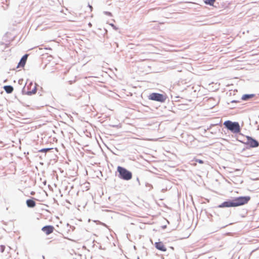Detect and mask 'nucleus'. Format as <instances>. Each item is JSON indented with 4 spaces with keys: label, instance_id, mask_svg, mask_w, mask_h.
Segmentation results:
<instances>
[{
    "label": "nucleus",
    "instance_id": "obj_1",
    "mask_svg": "<svg viewBox=\"0 0 259 259\" xmlns=\"http://www.w3.org/2000/svg\"><path fill=\"white\" fill-rule=\"evenodd\" d=\"M225 127L233 134H239L241 132V127L238 122H232L227 120L224 122Z\"/></svg>",
    "mask_w": 259,
    "mask_h": 259
},
{
    "label": "nucleus",
    "instance_id": "obj_2",
    "mask_svg": "<svg viewBox=\"0 0 259 259\" xmlns=\"http://www.w3.org/2000/svg\"><path fill=\"white\" fill-rule=\"evenodd\" d=\"M117 171L119 172V177L124 180H130L132 178V174L126 168L118 166L117 168Z\"/></svg>",
    "mask_w": 259,
    "mask_h": 259
},
{
    "label": "nucleus",
    "instance_id": "obj_3",
    "mask_svg": "<svg viewBox=\"0 0 259 259\" xmlns=\"http://www.w3.org/2000/svg\"><path fill=\"white\" fill-rule=\"evenodd\" d=\"M250 199V198L249 196H241L236 198L233 200L234 206L237 207L246 204Z\"/></svg>",
    "mask_w": 259,
    "mask_h": 259
},
{
    "label": "nucleus",
    "instance_id": "obj_4",
    "mask_svg": "<svg viewBox=\"0 0 259 259\" xmlns=\"http://www.w3.org/2000/svg\"><path fill=\"white\" fill-rule=\"evenodd\" d=\"M148 99L152 101L164 102L166 99V96L161 94L153 93L149 95Z\"/></svg>",
    "mask_w": 259,
    "mask_h": 259
},
{
    "label": "nucleus",
    "instance_id": "obj_5",
    "mask_svg": "<svg viewBox=\"0 0 259 259\" xmlns=\"http://www.w3.org/2000/svg\"><path fill=\"white\" fill-rule=\"evenodd\" d=\"M246 142L245 144L249 145L251 148H256L259 146L258 142L255 139L249 136H246Z\"/></svg>",
    "mask_w": 259,
    "mask_h": 259
},
{
    "label": "nucleus",
    "instance_id": "obj_6",
    "mask_svg": "<svg viewBox=\"0 0 259 259\" xmlns=\"http://www.w3.org/2000/svg\"><path fill=\"white\" fill-rule=\"evenodd\" d=\"M28 90L27 94L28 95H31L32 94H34L36 92V87L35 84H33L32 83H30L27 86Z\"/></svg>",
    "mask_w": 259,
    "mask_h": 259
},
{
    "label": "nucleus",
    "instance_id": "obj_7",
    "mask_svg": "<svg viewBox=\"0 0 259 259\" xmlns=\"http://www.w3.org/2000/svg\"><path fill=\"white\" fill-rule=\"evenodd\" d=\"M41 230L47 235L52 233L54 230V227L53 226L49 225L44 227Z\"/></svg>",
    "mask_w": 259,
    "mask_h": 259
},
{
    "label": "nucleus",
    "instance_id": "obj_8",
    "mask_svg": "<svg viewBox=\"0 0 259 259\" xmlns=\"http://www.w3.org/2000/svg\"><path fill=\"white\" fill-rule=\"evenodd\" d=\"M234 207L233 201H228L222 203L218 206L219 208Z\"/></svg>",
    "mask_w": 259,
    "mask_h": 259
},
{
    "label": "nucleus",
    "instance_id": "obj_9",
    "mask_svg": "<svg viewBox=\"0 0 259 259\" xmlns=\"http://www.w3.org/2000/svg\"><path fill=\"white\" fill-rule=\"evenodd\" d=\"M155 247L159 250H161L162 251H166V247L163 244V243L161 242H156L155 244Z\"/></svg>",
    "mask_w": 259,
    "mask_h": 259
},
{
    "label": "nucleus",
    "instance_id": "obj_10",
    "mask_svg": "<svg viewBox=\"0 0 259 259\" xmlns=\"http://www.w3.org/2000/svg\"><path fill=\"white\" fill-rule=\"evenodd\" d=\"M27 56H28L27 55H25L24 56H23V57L21 58V60L20 61L19 63H18L17 68H18L19 67H23L24 66V65L26 63V62Z\"/></svg>",
    "mask_w": 259,
    "mask_h": 259
},
{
    "label": "nucleus",
    "instance_id": "obj_11",
    "mask_svg": "<svg viewBox=\"0 0 259 259\" xmlns=\"http://www.w3.org/2000/svg\"><path fill=\"white\" fill-rule=\"evenodd\" d=\"M26 204L28 207H34L36 203L35 201L32 199H28L26 200Z\"/></svg>",
    "mask_w": 259,
    "mask_h": 259
},
{
    "label": "nucleus",
    "instance_id": "obj_12",
    "mask_svg": "<svg viewBox=\"0 0 259 259\" xmlns=\"http://www.w3.org/2000/svg\"><path fill=\"white\" fill-rule=\"evenodd\" d=\"M5 91L8 94L11 93L13 91V88L11 85H6L4 87Z\"/></svg>",
    "mask_w": 259,
    "mask_h": 259
},
{
    "label": "nucleus",
    "instance_id": "obj_13",
    "mask_svg": "<svg viewBox=\"0 0 259 259\" xmlns=\"http://www.w3.org/2000/svg\"><path fill=\"white\" fill-rule=\"evenodd\" d=\"M215 0H205L204 3L207 5H209L210 6H213Z\"/></svg>",
    "mask_w": 259,
    "mask_h": 259
},
{
    "label": "nucleus",
    "instance_id": "obj_14",
    "mask_svg": "<svg viewBox=\"0 0 259 259\" xmlns=\"http://www.w3.org/2000/svg\"><path fill=\"white\" fill-rule=\"evenodd\" d=\"M253 95H244L242 96V99L243 100H247L249 98H252Z\"/></svg>",
    "mask_w": 259,
    "mask_h": 259
},
{
    "label": "nucleus",
    "instance_id": "obj_15",
    "mask_svg": "<svg viewBox=\"0 0 259 259\" xmlns=\"http://www.w3.org/2000/svg\"><path fill=\"white\" fill-rule=\"evenodd\" d=\"M51 149H49V148H45V149H42L41 150H40L39 151V152H47L48 151H49Z\"/></svg>",
    "mask_w": 259,
    "mask_h": 259
},
{
    "label": "nucleus",
    "instance_id": "obj_16",
    "mask_svg": "<svg viewBox=\"0 0 259 259\" xmlns=\"http://www.w3.org/2000/svg\"><path fill=\"white\" fill-rule=\"evenodd\" d=\"M5 249V246L4 245L0 246V250H1V252H3L4 251Z\"/></svg>",
    "mask_w": 259,
    "mask_h": 259
},
{
    "label": "nucleus",
    "instance_id": "obj_17",
    "mask_svg": "<svg viewBox=\"0 0 259 259\" xmlns=\"http://www.w3.org/2000/svg\"><path fill=\"white\" fill-rule=\"evenodd\" d=\"M195 161L196 162H198V163H200V164H203V163H204L203 160H200V159H195Z\"/></svg>",
    "mask_w": 259,
    "mask_h": 259
},
{
    "label": "nucleus",
    "instance_id": "obj_18",
    "mask_svg": "<svg viewBox=\"0 0 259 259\" xmlns=\"http://www.w3.org/2000/svg\"><path fill=\"white\" fill-rule=\"evenodd\" d=\"M10 255L9 254L8 255H7L5 259H9V258L10 257Z\"/></svg>",
    "mask_w": 259,
    "mask_h": 259
},
{
    "label": "nucleus",
    "instance_id": "obj_19",
    "mask_svg": "<svg viewBox=\"0 0 259 259\" xmlns=\"http://www.w3.org/2000/svg\"><path fill=\"white\" fill-rule=\"evenodd\" d=\"M34 194V192H32L31 193V195H33Z\"/></svg>",
    "mask_w": 259,
    "mask_h": 259
},
{
    "label": "nucleus",
    "instance_id": "obj_20",
    "mask_svg": "<svg viewBox=\"0 0 259 259\" xmlns=\"http://www.w3.org/2000/svg\"><path fill=\"white\" fill-rule=\"evenodd\" d=\"M90 8L91 9H92V6H90Z\"/></svg>",
    "mask_w": 259,
    "mask_h": 259
},
{
    "label": "nucleus",
    "instance_id": "obj_21",
    "mask_svg": "<svg viewBox=\"0 0 259 259\" xmlns=\"http://www.w3.org/2000/svg\"><path fill=\"white\" fill-rule=\"evenodd\" d=\"M138 259H139V258L138 257Z\"/></svg>",
    "mask_w": 259,
    "mask_h": 259
}]
</instances>
